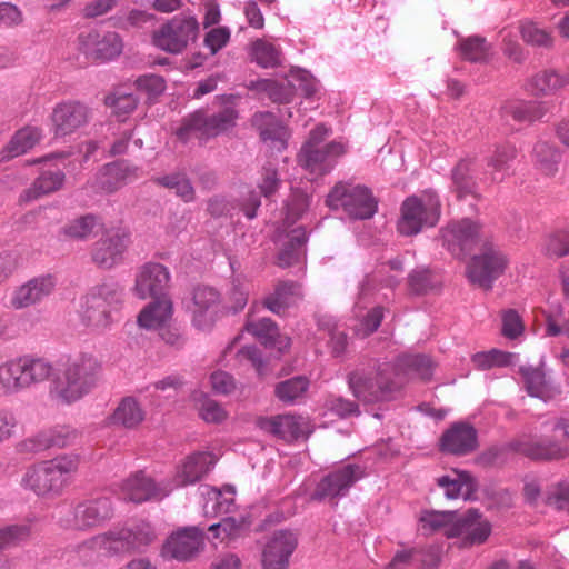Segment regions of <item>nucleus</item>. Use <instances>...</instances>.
<instances>
[{"mask_svg":"<svg viewBox=\"0 0 569 569\" xmlns=\"http://www.w3.org/2000/svg\"><path fill=\"white\" fill-rule=\"evenodd\" d=\"M440 283V278L428 269L416 270L409 277V287L417 295L437 289Z\"/></svg>","mask_w":569,"mask_h":569,"instance_id":"56","label":"nucleus"},{"mask_svg":"<svg viewBox=\"0 0 569 569\" xmlns=\"http://www.w3.org/2000/svg\"><path fill=\"white\" fill-rule=\"evenodd\" d=\"M281 180L277 169L272 164H267L262 168L258 188L266 198L273 196L280 188Z\"/></svg>","mask_w":569,"mask_h":569,"instance_id":"61","label":"nucleus"},{"mask_svg":"<svg viewBox=\"0 0 569 569\" xmlns=\"http://www.w3.org/2000/svg\"><path fill=\"white\" fill-rule=\"evenodd\" d=\"M253 123L259 129L263 141H271L277 150L286 148L287 130L272 113L261 112L254 114Z\"/></svg>","mask_w":569,"mask_h":569,"instance_id":"42","label":"nucleus"},{"mask_svg":"<svg viewBox=\"0 0 569 569\" xmlns=\"http://www.w3.org/2000/svg\"><path fill=\"white\" fill-rule=\"evenodd\" d=\"M536 167L547 176L557 171L560 161V153L548 142L539 141L533 148Z\"/></svg>","mask_w":569,"mask_h":569,"instance_id":"49","label":"nucleus"},{"mask_svg":"<svg viewBox=\"0 0 569 569\" xmlns=\"http://www.w3.org/2000/svg\"><path fill=\"white\" fill-rule=\"evenodd\" d=\"M170 280L171 277L167 267L158 262H147L137 271L132 290L142 300L169 296L166 291L169 288Z\"/></svg>","mask_w":569,"mask_h":569,"instance_id":"21","label":"nucleus"},{"mask_svg":"<svg viewBox=\"0 0 569 569\" xmlns=\"http://www.w3.org/2000/svg\"><path fill=\"white\" fill-rule=\"evenodd\" d=\"M366 476L365 468L360 465L348 463L340 466L325 476L313 492V498L332 500L347 495L349 489Z\"/></svg>","mask_w":569,"mask_h":569,"instance_id":"14","label":"nucleus"},{"mask_svg":"<svg viewBox=\"0 0 569 569\" xmlns=\"http://www.w3.org/2000/svg\"><path fill=\"white\" fill-rule=\"evenodd\" d=\"M129 244V233L120 228L108 230L104 236L94 242L92 261L104 269L120 263Z\"/></svg>","mask_w":569,"mask_h":569,"instance_id":"23","label":"nucleus"},{"mask_svg":"<svg viewBox=\"0 0 569 569\" xmlns=\"http://www.w3.org/2000/svg\"><path fill=\"white\" fill-rule=\"evenodd\" d=\"M189 310L192 326L200 331H210L224 313L220 293L208 286L194 288Z\"/></svg>","mask_w":569,"mask_h":569,"instance_id":"12","label":"nucleus"},{"mask_svg":"<svg viewBox=\"0 0 569 569\" xmlns=\"http://www.w3.org/2000/svg\"><path fill=\"white\" fill-rule=\"evenodd\" d=\"M108 419L110 425L133 429L144 420V411L133 397H126Z\"/></svg>","mask_w":569,"mask_h":569,"instance_id":"44","label":"nucleus"},{"mask_svg":"<svg viewBox=\"0 0 569 569\" xmlns=\"http://www.w3.org/2000/svg\"><path fill=\"white\" fill-rule=\"evenodd\" d=\"M217 462V457L209 451H199L187 456L176 468L169 487L174 488L193 485L202 479Z\"/></svg>","mask_w":569,"mask_h":569,"instance_id":"27","label":"nucleus"},{"mask_svg":"<svg viewBox=\"0 0 569 569\" xmlns=\"http://www.w3.org/2000/svg\"><path fill=\"white\" fill-rule=\"evenodd\" d=\"M437 483L445 490L449 499H470L477 489V483L467 471L452 470L450 473L437 479Z\"/></svg>","mask_w":569,"mask_h":569,"instance_id":"37","label":"nucleus"},{"mask_svg":"<svg viewBox=\"0 0 569 569\" xmlns=\"http://www.w3.org/2000/svg\"><path fill=\"white\" fill-rule=\"evenodd\" d=\"M569 84V73L560 74L553 70H543L531 78L525 84V89L532 96H549Z\"/></svg>","mask_w":569,"mask_h":569,"instance_id":"38","label":"nucleus"},{"mask_svg":"<svg viewBox=\"0 0 569 569\" xmlns=\"http://www.w3.org/2000/svg\"><path fill=\"white\" fill-rule=\"evenodd\" d=\"M478 447L477 430L469 423L457 422L448 428L440 438V449L455 456H465Z\"/></svg>","mask_w":569,"mask_h":569,"instance_id":"30","label":"nucleus"},{"mask_svg":"<svg viewBox=\"0 0 569 569\" xmlns=\"http://www.w3.org/2000/svg\"><path fill=\"white\" fill-rule=\"evenodd\" d=\"M204 545L203 530L186 527L173 532L163 546V556L186 561L193 558Z\"/></svg>","mask_w":569,"mask_h":569,"instance_id":"25","label":"nucleus"},{"mask_svg":"<svg viewBox=\"0 0 569 569\" xmlns=\"http://www.w3.org/2000/svg\"><path fill=\"white\" fill-rule=\"evenodd\" d=\"M551 436L540 440L531 435H522L510 442L517 453L532 460H563L569 458V415L555 417L550 421Z\"/></svg>","mask_w":569,"mask_h":569,"instance_id":"4","label":"nucleus"},{"mask_svg":"<svg viewBox=\"0 0 569 569\" xmlns=\"http://www.w3.org/2000/svg\"><path fill=\"white\" fill-rule=\"evenodd\" d=\"M460 54L472 62L483 61L488 56V44L483 38L473 36L460 41Z\"/></svg>","mask_w":569,"mask_h":569,"instance_id":"57","label":"nucleus"},{"mask_svg":"<svg viewBox=\"0 0 569 569\" xmlns=\"http://www.w3.org/2000/svg\"><path fill=\"white\" fill-rule=\"evenodd\" d=\"M520 32L523 41L529 44L549 47L552 43V37L550 32L540 28L535 22H523L520 27Z\"/></svg>","mask_w":569,"mask_h":569,"instance_id":"59","label":"nucleus"},{"mask_svg":"<svg viewBox=\"0 0 569 569\" xmlns=\"http://www.w3.org/2000/svg\"><path fill=\"white\" fill-rule=\"evenodd\" d=\"M502 114L519 123H530L543 116L542 106L533 101L510 100L502 107Z\"/></svg>","mask_w":569,"mask_h":569,"instance_id":"47","label":"nucleus"},{"mask_svg":"<svg viewBox=\"0 0 569 569\" xmlns=\"http://www.w3.org/2000/svg\"><path fill=\"white\" fill-rule=\"evenodd\" d=\"M259 91H263L273 102H289L291 89L271 79L259 80L256 84Z\"/></svg>","mask_w":569,"mask_h":569,"instance_id":"62","label":"nucleus"},{"mask_svg":"<svg viewBox=\"0 0 569 569\" xmlns=\"http://www.w3.org/2000/svg\"><path fill=\"white\" fill-rule=\"evenodd\" d=\"M42 138V130L34 126H26L18 130L0 151V161H7L31 150Z\"/></svg>","mask_w":569,"mask_h":569,"instance_id":"36","label":"nucleus"},{"mask_svg":"<svg viewBox=\"0 0 569 569\" xmlns=\"http://www.w3.org/2000/svg\"><path fill=\"white\" fill-rule=\"evenodd\" d=\"M56 283L51 274L33 278L14 291L11 303L17 309L39 303L52 293Z\"/></svg>","mask_w":569,"mask_h":569,"instance_id":"33","label":"nucleus"},{"mask_svg":"<svg viewBox=\"0 0 569 569\" xmlns=\"http://www.w3.org/2000/svg\"><path fill=\"white\" fill-rule=\"evenodd\" d=\"M257 426L264 432L290 443L301 438L306 439L312 432V426L308 418L296 415H277L261 417Z\"/></svg>","mask_w":569,"mask_h":569,"instance_id":"17","label":"nucleus"},{"mask_svg":"<svg viewBox=\"0 0 569 569\" xmlns=\"http://www.w3.org/2000/svg\"><path fill=\"white\" fill-rule=\"evenodd\" d=\"M502 335L508 339H516L523 333L525 325L520 315L513 310H505L501 315Z\"/></svg>","mask_w":569,"mask_h":569,"instance_id":"63","label":"nucleus"},{"mask_svg":"<svg viewBox=\"0 0 569 569\" xmlns=\"http://www.w3.org/2000/svg\"><path fill=\"white\" fill-rule=\"evenodd\" d=\"M509 264L507 254L496 244L487 242L481 252L475 256L468 266V278L472 283L490 289Z\"/></svg>","mask_w":569,"mask_h":569,"instance_id":"11","label":"nucleus"},{"mask_svg":"<svg viewBox=\"0 0 569 569\" xmlns=\"http://www.w3.org/2000/svg\"><path fill=\"white\" fill-rule=\"evenodd\" d=\"M53 365L46 358L22 356L0 363V397L18 395L49 380Z\"/></svg>","mask_w":569,"mask_h":569,"instance_id":"3","label":"nucleus"},{"mask_svg":"<svg viewBox=\"0 0 569 569\" xmlns=\"http://www.w3.org/2000/svg\"><path fill=\"white\" fill-rule=\"evenodd\" d=\"M141 170L128 161H116L106 164L96 177L97 188L106 192H114L128 183L139 179Z\"/></svg>","mask_w":569,"mask_h":569,"instance_id":"31","label":"nucleus"},{"mask_svg":"<svg viewBox=\"0 0 569 569\" xmlns=\"http://www.w3.org/2000/svg\"><path fill=\"white\" fill-rule=\"evenodd\" d=\"M237 118L238 113L232 107H226L212 116L197 110L182 120L176 130V136L182 142H188L193 138L206 141L232 128Z\"/></svg>","mask_w":569,"mask_h":569,"instance_id":"9","label":"nucleus"},{"mask_svg":"<svg viewBox=\"0 0 569 569\" xmlns=\"http://www.w3.org/2000/svg\"><path fill=\"white\" fill-rule=\"evenodd\" d=\"M80 436L81 432L70 425H56L24 439L20 443V450L38 453L51 448L63 449L74 445Z\"/></svg>","mask_w":569,"mask_h":569,"instance_id":"18","label":"nucleus"},{"mask_svg":"<svg viewBox=\"0 0 569 569\" xmlns=\"http://www.w3.org/2000/svg\"><path fill=\"white\" fill-rule=\"evenodd\" d=\"M441 214L439 196L426 190L419 196L408 197L401 204L397 229L402 236H415L425 228L435 227Z\"/></svg>","mask_w":569,"mask_h":569,"instance_id":"7","label":"nucleus"},{"mask_svg":"<svg viewBox=\"0 0 569 569\" xmlns=\"http://www.w3.org/2000/svg\"><path fill=\"white\" fill-rule=\"evenodd\" d=\"M101 370L102 365L92 352L70 355L60 365L59 375L50 381V399L61 406L80 401L97 386Z\"/></svg>","mask_w":569,"mask_h":569,"instance_id":"1","label":"nucleus"},{"mask_svg":"<svg viewBox=\"0 0 569 569\" xmlns=\"http://www.w3.org/2000/svg\"><path fill=\"white\" fill-rule=\"evenodd\" d=\"M302 297L301 287L297 282H280L272 295L266 299V306L274 313H281L296 305Z\"/></svg>","mask_w":569,"mask_h":569,"instance_id":"43","label":"nucleus"},{"mask_svg":"<svg viewBox=\"0 0 569 569\" xmlns=\"http://www.w3.org/2000/svg\"><path fill=\"white\" fill-rule=\"evenodd\" d=\"M123 288L116 281L92 287L81 305L82 322L93 331H104L113 323V312L122 302Z\"/></svg>","mask_w":569,"mask_h":569,"instance_id":"6","label":"nucleus"},{"mask_svg":"<svg viewBox=\"0 0 569 569\" xmlns=\"http://www.w3.org/2000/svg\"><path fill=\"white\" fill-rule=\"evenodd\" d=\"M172 491L167 482H156L143 471H137L126 478L119 486L121 499L134 503L161 500Z\"/></svg>","mask_w":569,"mask_h":569,"instance_id":"15","label":"nucleus"},{"mask_svg":"<svg viewBox=\"0 0 569 569\" xmlns=\"http://www.w3.org/2000/svg\"><path fill=\"white\" fill-rule=\"evenodd\" d=\"M137 102V98L131 93L117 92L106 98V103L113 109L120 121H123L136 109Z\"/></svg>","mask_w":569,"mask_h":569,"instance_id":"58","label":"nucleus"},{"mask_svg":"<svg viewBox=\"0 0 569 569\" xmlns=\"http://www.w3.org/2000/svg\"><path fill=\"white\" fill-rule=\"evenodd\" d=\"M349 386L353 396L367 403L387 401L401 388L396 380L391 365L386 363L378 371L358 370L349 376Z\"/></svg>","mask_w":569,"mask_h":569,"instance_id":"8","label":"nucleus"},{"mask_svg":"<svg viewBox=\"0 0 569 569\" xmlns=\"http://www.w3.org/2000/svg\"><path fill=\"white\" fill-rule=\"evenodd\" d=\"M345 153L346 147L341 142L332 141L318 148L303 144L298 154V163L311 176L320 177L329 173Z\"/></svg>","mask_w":569,"mask_h":569,"instance_id":"16","label":"nucleus"},{"mask_svg":"<svg viewBox=\"0 0 569 569\" xmlns=\"http://www.w3.org/2000/svg\"><path fill=\"white\" fill-rule=\"evenodd\" d=\"M522 387L529 396L550 401L561 395V387L555 383L546 373L543 362L538 367L521 366L519 368Z\"/></svg>","mask_w":569,"mask_h":569,"instance_id":"29","label":"nucleus"},{"mask_svg":"<svg viewBox=\"0 0 569 569\" xmlns=\"http://www.w3.org/2000/svg\"><path fill=\"white\" fill-rule=\"evenodd\" d=\"M209 499L204 505V512L210 513L209 501H212L211 511L216 515L230 513L234 507V490L226 487L223 490L212 489L208 492Z\"/></svg>","mask_w":569,"mask_h":569,"instance_id":"50","label":"nucleus"},{"mask_svg":"<svg viewBox=\"0 0 569 569\" xmlns=\"http://www.w3.org/2000/svg\"><path fill=\"white\" fill-rule=\"evenodd\" d=\"M80 466V456L62 453L28 466L20 486L38 498L56 499L71 485Z\"/></svg>","mask_w":569,"mask_h":569,"instance_id":"2","label":"nucleus"},{"mask_svg":"<svg viewBox=\"0 0 569 569\" xmlns=\"http://www.w3.org/2000/svg\"><path fill=\"white\" fill-rule=\"evenodd\" d=\"M198 22L192 17L173 18L167 24L153 32V44L167 52L179 53L194 39Z\"/></svg>","mask_w":569,"mask_h":569,"instance_id":"13","label":"nucleus"},{"mask_svg":"<svg viewBox=\"0 0 569 569\" xmlns=\"http://www.w3.org/2000/svg\"><path fill=\"white\" fill-rule=\"evenodd\" d=\"M311 196L301 188L291 187L284 201L283 224L290 227L302 219L310 209Z\"/></svg>","mask_w":569,"mask_h":569,"instance_id":"45","label":"nucleus"},{"mask_svg":"<svg viewBox=\"0 0 569 569\" xmlns=\"http://www.w3.org/2000/svg\"><path fill=\"white\" fill-rule=\"evenodd\" d=\"M309 381L305 377H295L282 381L276 387L277 397L284 402H293L308 389Z\"/></svg>","mask_w":569,"mask_h":569,"instance_id":"55","label":"nucleus"},{"mask_svg":"<svg viewBox=\"0 0 569 569\" xmlns=\"http://www.w3.org/2000/svg\"><path fill=\"white\" fill-rule=\"evenodd\" d=\"M543 252L551 258H561L569 254V230H556L548 234L543 243Z\"/></svg>","mask_w":569,"mask_h":569,"instance_id":"53","label":"nucleus"},{"mask_svg":"<svg viewBox=\"0 0 569 569\" xmlns=\"http://www.w3.org/2000/svg\"><path fill=\"white\" fill-rule=\"evenodd\" d=\"M136 84L149 99L160 96L166 89L164 80L157 74H144L137 79Z\"/></svg>","mask_w":569,"mask_h":569,"instance_id":"64","label":"nucleus"},{"mask_svg":"<svg viewBox=\"0 0 569 569\" xmlns=\"http://www.w3.org/2000/svg\"><path fill=\"white\" fill-rule=\"evenodd\" d=\"M154 537L153 529L147 522L113 527L84 541L79 547V553L86 555L87 551L96 550L109 556L133 552L151 543Z\"/></svg>","mask_w":569,"mask_h":569,"instance_id":"5","label":"nucleus"},{"mask_svg":"<svg viewBox=\"0 0 569 569\" xmlns=\"http://www.w3.org/2000/svg\"><path fill=\"white\" fill-rule=\"evenodd\" d=\"M513 355L510 352L491 349L489 351L478 352L472 356V363L480 370L491 368L507 367L511 363Z\"/></svg>","mask_w":569,"mask_h":569,"instance_id":"52","label":"nucleus"},{"mask_svg":"<svg viewBox=\"0 0 569 569\" xmlns=\"http://www.w3.org/2000/svg\"><path fill=\"white\" fill-rule=\"evenodd\" d=\"M516 157L517 149L513 144L497 146L492 153L486 158L485 179L492 183L502 182L509 174L510 163Z\"/></svg>","mask_w":569,"mask_h":569,"instance_id":"35","label":"nucleus"},{"mask_svg":"<svg viewBox=\"0 0 569 569\" xmlns=\"http://www.w3.org/2000/svg\"><path fill=\"white\" fill-rule=\"evenodd\" d=\"M475 160L471 158L461 159L451 171L452 191L458 198L473 194L476 191V180L472 174Z\"/></svg>","mask_w":569,"mask_h":569,"instance_id":"46","label":"nucleus"},{"mask_svg":"<svg viewBox=\"0 0 569 569\" xmlns=\"http://www.w3.org/2000/svg\"><path fill=\"white\" fill-rule=\"evenodd\" d=\"M391 370L396 380H400L401 385L410 376L429 379L431 376V360L425 355H403L398 357L395 365H391Z\"/></svg>","mask_w":569,"mask_h":569,"instance_id":"39","label":"nucleus"},{"mask_svg":"<svg viewBox=\"0 0 569 569\" xmlns=\"http://www.w3.org/2000/svg\"><path fill=\"white\" fill-rule=\"evenodd\" d=\"M114 513L110 497L97 496L78 503L73 511V528L89 530L108 522Z\"/></svg>","mask_w":569,"mask_h":569,"instance_id":"22","label":"nucleus"},{"mask_svg":"<svg viewBox=\"0 0 569 569\" xmlns=\"http://www.w3.org/2000/svg\"><path fill=\"white\" fill-rule=\"evenodd\" d=\"M64 181V173L60 169L43 171L33 184L20 196L21 202H29L41 196L59 190Z\"/></svg>","mask_w":569,"mask_h":569,"instance_id":"41","label":"nucleus"},{"mask_svg":"<svg viewBox=\"0 0 569 569\" xmlns=\"http://www.w3.org/2000/svg\"><path fill=\"white\" fill-rule=\"evenodd\" d=\"M246 330L267 348L277 349L280 353L289 350L291 340L281 335L276 323L269 318L249 319Z\"/></svg>","mask_w":569,"mask_h":569,"instance_id":"34","label":"nucleus"},{"mask_svg":"<svg viewBox=\"0 0 569 569\" xmlns=\"http://www.w3.org/2000/svg\"><path fill=\"white\" fill-rule=\"evenodd\" d=\"M456 512L423 511L420 516V523L423 530L440 531L448 537L450 527L455 523Z\"/></svg>","mask_w":569,"mask_h":569,"instance_id":"51","label":"nucleus"},{"mask_svg":"<svg viewBox=\"0 0 569 569\" xmlns=\"http://www.w3.org/2000/svg\"><path fill=\"white\" fill-rule=\"evenodd\" d=\"M90 118V108L76 100H68L56 104L50 117L56 137H63L76 132L87 126Z\"/></svg>","mask_w":569,"mask_h":569,"instance_id":"20","label":"nucleus"},{"mask_svg":"<svg viewBox=\"0 0 569 569\" xmlns=\"http://www.w3.org/2000/svg\"><path fill=\"white\" fill-rule=\"evenodd\" d=\"M32 519L0 528V551L28 540L32 533Z\"/></svg>","mask_w":569,"mask_h":569,"instance_id":"48","label":"nucleus"},{"mask_svg":"<svg viewBox=\"0 0 569 569\" xmlns=\"http://www.w3.org/2000/svg\"><path fill=\"white\" fill-rule=\"evenodd\" d=\"M173 302L169 296L154 298L146 305L137 317V323L146 330L158 331L172 322Z\"/></svg>","mask_w":569,"mask_h":569,"instance_id":"32","label":"nucleus"},{"mask_svg":"<svg viewBox=\"0 0 569 569\" xmlns=\"http://www.w3.org/2000/svg\"><path fill=\"white\" fill-rule=\"evenodd\" d=\"M326 204L333 210L341 208L352 219H369L377 211V201L368 188L345 182L332 188Z\"/></svg>","mask_w":569,"mask_h":569,"instance_id":"10","label":"nucleus"},{"mask_svg":"<svg viewBox=\"0 0 569 569\" xmlns=\"http://www.w3.org/2000/svg\"><path fill=\"white\" fill-rule=\"evenodd\" d=\"M78 48L89 59L108 61L122 52L123 44L116 32L88 30L79 34Z\"/></svg>","mask_w":569,"mask_h":569,"instance_id":"19","label":"nucleus"},{"mask_svg":"<svg viewBox=\"0 0 569 569\" xmlns=\"http://www.w3.org/2000/svg\"><path fill=\"white\" fill-rule=\"evenodd\" d=\"M97 226V218L92 214H87L74 219L68 226H66L64 234L70 238L82 240L88 238Z\"/></svg>","mask_w":569,"mask_h":569,"instance_id":"60","label":"nucleus"},{"mask_svg":"<svg viewBox=\"0 0 569 569\" xmlns=\"http://www.w3.org/2000/svg\"><path fill=\"white\" fill-rule=\"evenodd\" d=\"M490 533V522L478 510L471 509L463 516L457 515L448 538H460L463 546H473L483 543Z\"/></svg>","mask_w":569,"mask_h":569,"instance_id":"24","label":"nucleus"},{"mask_svg":"<svg viewBox=\"0 0 569 569\" xmlns=\"http://www.w3.org/2000/svg\"><path fill=\"white\" fill-rule=\"evenodd\" d=\"M254 61L263 68H273L280 63V51L271 42L258 40L252 46Z\"/></svg>","mask_w":569,"mask_h":569,"instance_id":"54","label":"nucleus"},{"mask_svg":"<svg viewBox=\"0 0 569 569\" xmlns=\"http://www.w3.org/2000/svg\"><path fill=\"white\" fill-rule=\"evenodd\" d=\"M480 227L470 219L452 221L441 230L443 246L455 257L465 256L479 236Z\"/></svg>","mask_w":569,"mask_h":569,"instance_id":"28","label":"nucleus"},{"mask_svg":"<svg viewBox=\"0 0 569 569\" xmlns=\"http://www.w3.org/2000/svg\"><path fill=\"white\" fill-rule=\"evenodd\" d=\"M298 538L291 530H279L267 541L262 551L264 569H287L289 558L297 548Z\"/></svg>","mask_w":569,"mask_h":569,"instance_id":"26","label":"nucleus"},{"mask_svg":"<svg viewBox=\"0 0 569 569\" xmlns=\"http://www.w3.org/2000/svg\"><path fill=\"white\" fill-rule=\"evenodd\" d=\"M308 237L302 227L292 229L286 234L278 254V264L280 267H290L300 262L305 258L306 243Z\"/></svg>","mask_w":569,"mask_h":569,"instance_id":"40","label":"nucleus"}]
</instances>
